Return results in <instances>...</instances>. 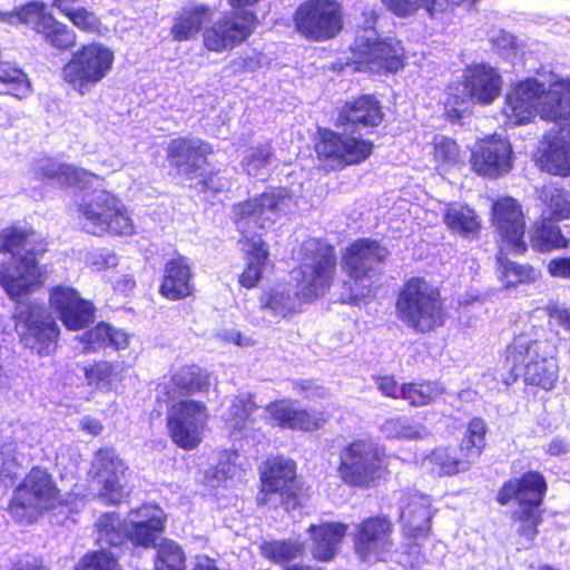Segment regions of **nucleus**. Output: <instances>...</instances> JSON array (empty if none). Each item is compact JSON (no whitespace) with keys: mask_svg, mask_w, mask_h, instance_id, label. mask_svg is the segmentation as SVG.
<instances>
[{"mask_svg":"<svg viewBox=\"0 0 570 570\" xmlns=\"http://www.w3.org/2000/svg\"><path fill=\"white\" fill-rule=\"evenodd\" d=\"M295 207L294 197L285 188H273L233 207L234 223L244 236L242 249L247 253V265L239 276V283L244 287L253 288L258 284L267 262L268 250L259 230Z\"/></svg>","mask_w":570,"mask_h":570,"instance_id":"nucleus-1","label":"nucleus"},{"mask_svg":"<svg viewBox=\"0 0 570 570\" xmlns=\"http://www.w3.org/2000/svg\"><path fill=\"white\" fill-rule=\"evenodd\" d=\"M36 238L33 232L16 227L0 233V252L10 254L8 261L0 265V285L12 299L28 294L40 282L38 255L45 248Z\"/></svg>","mask_w":570,"mask_h":570,"instance_id":"nucleus-2","label":"nucleus"},{"mask_svg":"<svg viewBox=\"0 0 570 570\" xmlns=\"http://www.w3.org/2000/svg\"><path fill=\"white\" fill-rule=\"evenodd\" d=\"M570 79L560 80L548 90L535 79H527L507 95L503 112L512 125L529 122L537 112L546 120L559 122L570 118Z\"/></svg>","mask_w":570,"mask_h":570,"instance_id":"nucleus-3","label":"nucleus"},{"mask_svg":"<svg viewBox=\"0 0 570 570\" xmlns=\"http://www.w3.org/2000/svg\"><path fill=\"white\" fill-rule=\"evenodd\" d=\"M100 178L81 183L77 188L76 205L81 214L82 228L92 235L106 233L130 235L134 225L122 203L109 191L98 188Z\"/></svg>","mask_w":570,"mask_h":570,"instance_id":"nucleus-4","label":"nucleus"},{"mask_svg":"<svg viewBox=\"0 0 570 570\" xmlns=\"http://www.w3.org/2000/svg\"><path fill=\"white\" fill-rule=\"evenodd\" d=\"M554 354V347L547 340L519 336L507 347L505 361L525 384L551 391L559 380Z\"/></svg>","mask_w":570,"mask_h":570,"instance_id":"nucleus-5","label":"nucleus"},{"mask_svg":"<svg viewBox=\"0 0 570 570\" xmlns=\"http://www.w3.org/2000/svg\"><path fill=\"white\" fill-rule=\"evenodd\" d=\"M395 306L399 318L415 332L426 333L444 324L440 292L422 277L404 284Z\"/></svg>","mask_w":570,"mask_h":570,"instance_id":"nucleus-6","label":"nucleus"},{"mask_svg":"<svg viewBox=\"0 0 570 570\" xmlns=\"http://www.w3.org/2000/svg\"><path fill=\"white\" fill-rule=\"evenodd\" d=\"M501 77L489 65H474L464 70L463 82L448 88L445 110L452 118H461L474 102L492 104L501 92Z\"/></svg>","mask_w":570,"mask_h":570,"instance_id":"nucleus-7","label":"nucleus"},{"mask_svg":"<svg viewBox=\"0 0 570 570\" xmlns=\"http://www.w3.org/2000/svg\"><path fill=\"white\" fill-rule=\"evenodd\" d=\"M297 295L311 301L325 295L330 289L335 271L336 255L333 246L318 239L305 240L301 248Z\"/></svg>","mask_w":570,"mask_h":570,"instance_id":"nucleus-8","label":"nucleus"},{"mask_svg":"<svg viewBox=\"0 0 570 570\" xmlns=\"http://www.w3.org/2000/svg\"><path fill=\"white\" fill-rule=\"evenodd\" d=\"M547 490L543 475L530 471L519 479L507 481L498 494L501 504L509 503L512 499L518 501L514 515L520 520L519 533L530 543L537 534V527L541 520L540 505Z\"/></svg>","mask_w":570,"mask_h":570,"instance_id":"nucleus-9","label":"nucleus"},{"mask_svg":"<svg viewBox=\"0 0 570 570\" xmlns=\"http://www.w3.org/2000/svg\"><path fill=\"white\" fill-rule=\"evenodd\" d=\"M375 14L371 12L368 26L358 30L352 45L353 61L372 72L396 71L403 67L404 50L397 40H380L372 23Z\"/></svg>","mask_w":570,"mask_h":570,"instance_id":"nucleus-10","label":"nucleus"},{"mask_svg":"<svg viewBox=\"0 0 570 570\" xmlns=\"http://www.w3.org/2000/svg\"><path fill=\"white\" fill-rule=\"evenodd\" d=\"M114 53L99 43L83 46L61 70L62 79L80 95H86L111 69Z\"/></svg>","mask_w":570,"mask_h":570,"instance_id":"nucleus-11","label":"nucleus"},{"mask_svg":"<svg viewBox=\"0 0 570 570\" xmlns=\"http://www.w3.org/2000/svg\"><path fill=\"white\" fill-rule=\"evenodd\" d=\"M58 489L47 469L32 468L23 481L16 488L9 510L12 515L23 518L27 510L53 508Z\"/></svg>","mask_w":570,"mask_h":570,"instance_id":"nucleus-12","label":"nucleus"},{"mask_svg":"<svg viewBox=\"0 0 570 570\" xmlns=\"http://www.w3.org/2000/svg\"><path fill=\"white\" fill-rule=\"evenodd\" d=\"M340 459V475L351 485H368L383 471L380 451L371 441H354L342 450Z\"/></svg>","mask_w":570,"mask_h":570,"instance_id":"nucleus-13","label":"nucleus"},{"mask_svg":"<svg viewBox=\"0 0 570 570\" xmlns=\"http://www.w3.org/2000/svg\"><path fill=\"white\" fill-rule=\"evenodd\" d=\"M295 26L304 37L322 41L342 29L340 6L334 0H307L295 12Z\"/></svg>","mask_w":570,"mask_h":570,"instance_id":"nucleus-14","label":"nucleus"},{"mask_svg":"<svg viewBox=\"0 0 570 570\" xmlns=\"http://www.w3.org/2000/svg\"><path fill=\"white\" fill-rule=\"evenodd\" d=\"M16 326L26 347L39 355H49L56 350L59 327L45 309L28 307L21 311Z\"/></svg>","mask_w":570,"mask_h":570,"instance_id":"nucleus-15","label":"nucleus"},{"mask_svg":"<svg viewBox=\"0 0 570 570\" xmlns=\"http://www.w3.org/2000/svg\"><path fill=\"white\" fill-rule=\"evenodd\" d=\"M256 20V16L247 10L225 16L205 29L204 45L216 52L233 49L252 35Z\"/></svg>","mask_w":570,"mask_h":570,"instance_id":"nucleus-16","label":"nucleus"},{"mask_svg":"<svg viewBox=\"0 0 570 570\" xmlns=\"http://www.w3.org/2000/svg\"><path fill=\"white\" fill-rule=\"evenodd\" d=\"M392 532V523L385 517L363 520L354 537L355 553L362 561L381 560L393 546Z\"/></svg>","mask_w":570,"mask_h":570,"instance_id":"nucleus-17","label":"nucleus"},{"mask_svg":"<svg viewBox=\"0 0 570 570\" xmlns=\"http://www.w3.org/2000/svg\"><path fill=\"white\" fill-rule=\"evenodd\" d=\"M372 147L371 141L360 137L326 130L316 145V151L321 158L343 167L365 160L371 155Z\"/></svg>","mask_w":570,"mask_h":570,"instance_id":"nucleus-18","label":"nucleus"},{"mask_svg":"<svg viewBox=\"0 0 570 570\" xmlns=\"http://www.w3.org/2000/svg\"><path fill=\"white\" fill-rule=\"evenodd\" d=\"M98 483L101 485L99 497L109 504H118L127 495L121 482L126 465L112 448L100 449L92 460Z\"/></svg>","mask_w":570,"mask_h":570,"instance_id":"nucleus-19","label":"nucleus"},{"mask_svg":"<svg viewBox=\"0 0 570 570\" xmlns=\"http://www.w3.org/2000/svg\"><path fill=\"white\" fill-rule=\"evenodd\" d=\"M206 146L199 140H184L180 141V169L191 177L199 178L195 184V188L203 193L217 194L230 187V181L227 177L220 175L218 171H205L203 166L207 163Z\"/></svg>","mask_w":570,"mask_h":570,"instance_id":"nucleus-20","label":"nucleus"},{"mask_svg":"<svg viewBox=\"0 0 570 570\" xmlns=\"http://www.w3.org/2000/svg\"><path fill=\"white\" fill-rule=\"evenodd\" d=\"M512 148L507 139L491 137L480 141L472 150V169L481 176L497 178L512 168Z\"/></svg>","mask_w":570,"mask_h":570,"instance_id":"nucleus-21","label":"nucleus"},{"mask_svg":"<svg viewBox=\"0 0 570 570\" xmlns=\"http://www.w3.org/2000/svg\"><path fill=\"white\" fill-rule=\"evenodd\" d=\"M493 223L509 250L523 253L524 219L520 205L513 198H503L493 206Z\"/></svg>","mask_w":570,"mask_h":570,"instance_id":"nucleus-22","label":"nucleus"},{"mask_svg":"<svg viewBox=\"0 0 570 570\" xmlns=\"http://www.w3.org/2000/svg\"><path fill=\"white\" fill-rule=\"evenodd\" d=\"M50 305L60 316L69 330H80L88 326L94 320V306L82 299L71 287H55L50 293Z\"/></svg>","mask_w":570,"mask_h":570,"instance_id":"nucleus-23","label":"nucleus"},{"mask_svg":"<svg viewBox=\"0 0 570 570\" xmlns=\"http://www.w3.org/2000/svg\"><path fill=\"white\" fill-rule=\"evenodd\" d=\"M432 500L416 491L401 492L399 498L400 520L412 538L426 537L431 529Z\"/></svg>","mask_w":570,"mask_h":570,"instance_id":"nucleus-24","label":"nucleus"},{"mask_svg":"<svg viewBox=\"0 0 570 570\" xmlns=\"http://www.w3.org/2000/svg\"><path fill=\"white\" fill-rule=\"evenodd\" d=\"M389 252L376 240L360 239L353 243L344 257V266L354 281L363 279L375 272Z\"/></svg>","mask_w":570,"mask_h":570,"instance_id":"nucleus-25","label":"nucleus"},{"mask_svg":"<svg viewBox=\"0 0 570 570\" xmlns=\"http://www.w3.org/2000/svg\"><path fill=\"white\" fill-rule=\"evenodd\" d=\"M164 531V513L153 505H144L131 513L130 525L126 528L130 541L144 548L155 546Z\"/></svg>","mask_w":570,"mask_h":570,"instance_id":"nucleus-26","label":"nucleus"},{"mask_svg":"<svg viewBox=\"0 0 570 570\" xmlns=\"http://www.w3.org/2000/svg\"><path fill=\"white\" fill-rule=\"evenodd\" d=\"M559 127L557 135L548 141V148L540 157V165L546 171L570 175V118L554 122Z\"/></svg>","mask_w":570,"mask_h":570,"instance_id":"nucleus-27","label":"nucleus"},{"mask_svg":"<svg viewBox=\"0 0 570 570\" xmlns=\"http://www.w3.org/2000/svg\"><path fill=\"white\" fill-rule=\"evenodd\" d=\"M383 119L379 101L371 95H364L346 102L340 111L337 122L342 126L351 125L355 131L376 127Z\"/></svg>","mask_w":570,"mask_h":570,"instance_id":"nucleus-28","label":"nucleus"},{"mask_svg":"<svg viewBox=\"0 0 570 570\" xmlns=\"http://www.w3.org/2000/svg\"><path fill=\"white\" fill-rule=\"evenodd\" d=\"M206 406L196 401H180V449H195L203 440Z\"/></svg>","mask_w":570,"mask_h":570,"instance_id":"nucleus-29","label":"nucleus"},{"mask_svg":"<svg viewBox=\"0 0 570 570\" xmlns=\"http://www.w3.org/2000/svg\"><path fill=\"white\" fill-rule=\"evenodd\" d=\"M266 411L281 426L289 429L312 431L326 422L323 413L297 410L285 402L273 403Z\"/></svg>","mask_w":570,"mask_h":570,"instance_id":"nucleus-30","label":"nucleus"},{"mask_svg":"<svg viewBox=\"0 0 570 570\" xmlns=\"http://www.w3.org/2000/svg\"><path fill=\"white\" fill-rule=\"evenodd\" d=\"M475 461L454 448H436L426 455L422 465L439 475H453L468 471Z\"/></svg>","mask_w":570,"mask_h":570,"instance_id":"nucleus-31","label":"nucleus"},{"mask_svg":"<svg viewBox=\"0 0 570 570\" xmlns=\"http://www.w3.org/2000/svg\"><path fill=\"white\" fill-rule=\"evenodd\" d=\"M295 478L294 461L277 456L267 460L262 471V491L283 494Z\"/></svg>","mask_w":570,"mask_h":570,"instance_id":"nucleus-32","label":"nucleus"},{"mask_svg":"<svg viewBox=\"0 0 570 570\" xmlns=\"http://www.w3.org/2000/svg\"><path fill=\"white\" fill-rule=\"evenodd\" d=\"M344 523L334 522L321 525H311L308 532L314 543L313 554L322 561L331 560L337 552L338 544L346 533Z\"/></svg>","mask_w":570,"mask_h":570,"instance_id":"nucleus-33","label":"nucleus"},{"mask_svg":"<svg viewBox=\"0 0 570 570\" xmlns=\"http://www.w3.org/2000/svg\"><path fill=\"white\" fill-rule=\"evenodd\" d=\"M36 175L42 179H53L59 184H67L78 187L81 183H94L98 180V176L79 168L66 164H59L52 159L41 160L37 168Z\"/></svg>","mask_w":570,"mask_h":570,"instance_id":"nucleus-34","label":"nucleus"},{"mask_svg":"<svg viewBox=\"0 0 570 570\" xmlns=\"http://www.w3.org/2000/svg\"><path fill=\"white\" fill-rule=\"evenodd\" d=\"M36 175L42 179H53L59 184H67L78 187L81 183H94L98 180V176L79 168L66 164H59L52 159L41 160L37 168Z\"/></svg>","mask_w":570,"mask_h":570,"instance_id":"nucleus-35","label":"nucleus"},{"mask_svg":"<svg viewBox=\"0 0 570 570\" xmlns=\"http://www.w3.org/2000/svg\"><path fill=\"white\" fill-rule=\"evenodd\" d=\"M38 33L46 43L60 51L69 50L76 45L77 36L73 29L55 19L52 14L40 21Z\"/></svg>","mask_w":570,"mask_h":570,"instance_id":"nucleus-36","label":"nucleus"},{"mask_svg":"<svg viewBox=\"0 0 570 570\" xmlns=\"http://www.w3.org/2000/svg\"><path fill=\"white\" fill-rule=\"evenodd\" d=\"M85 350L96 351L102 347L124 350L128 346V335L122 330L100 323L85 334Z\"/></svg>","mask_w":570,"mask_h":570,"instance_id":"nucleus-37","label":"nucleus"},{"mask_svg":"<svg viewBox=\"0 0 570 570\" xmlns=\"http://www.w3.org/2000/svg\"><path fill=\"white\" fill-rule=\"evenodd\" d=\"M273 149L269 142L252 146L244 151L240 166L250 177L265 179L269 175Z\"/></svg>","mask_w":570,"mask_h":570,"instance_id":"nucleus-38","label":"nucleus"},{"mask_svg":"<svg viewBox=\"0 0 570 570\" xmlns=\"http://www.w3.org/2000/svg\"><path fill=\"white\" fill-rule=\"evenodd\" d=\"M503 250L502 247L497 256V263L499 278L507 287L537 279L539 273L533 267L509 261Z\"/></svg>","mask_w":570,"mask_h":570,"instance_id":"nucleus-39","label":"nucleus"},{"mask_svg":"<svg viewBox=\"0 0 570 570\" xmlns=\"http://www.w3.org/2000/svg\"><path fill=\"white\" fill-rule=\"evenodd\" d=\"M444 222L450 229L464 236L475 233L480 227L474 210L460 204H452L446 208Z\"/></svg>","mask_w":570,"mask_h":570,"instance_id":"nucleus-40","label":"nucleus"},{"mask_svg":"<svg viewBox=\"0 0 570 570\" xmlns=\"http://www.w3.org/2000/svg\"><path fill=\"white\" fill-rule=\"evenodd\" d=\"M298 297L301 296L297 295V292L292 295L291 289L278 286L262 297V304L264 311L271 313L272 316L285 317L295 312Z\"/></svg>","mask_w":570,"mask_h":570,"instance_id":"nucleus-41","label":"nucleus"},{"mask_svg":"<svg viewBox=\"0 0 570 570\" xmlns=\"http://www.w3.org/2000/svg\"><path fill=\"white\" fill-rule=\"evenodd\" d=\"M0 83L4 86V92L22 99L30 95L31 83L27 75L8 61L0 63Z\"/></svg>","mask_w":570,"mask_h":570,"instance_id":"nucleus-42","label":"nucleus"},{"mask_svg":"<svg viewBox=\"0 0 570 570\" xmlns=\"http://www.w3.org/2000/svg\"><path fill=\"white\" fill-rule=\"evenodd\" d=\"M443 394L438 382L407 383L400 387V396L412 406H424Z\"/></svg>","mask_w":570,"mask_h":570,"instance_id":"nucleus-43","label":"nucleus"},{"mask_svg":"<svg viewBox=\"0 0 570 570\" xmlns=\"http://www.w3.org/2000/svg\"><path fill=\"white\" fill-rule=\"evenodd\" d=\"M29 448L24 443L17 441H7L2 444L0 451V474L7 478L16 476V469L28 462Z\"/></svg>","mask_w":570,"mask_h":570,"instance_id":"nucleus-44","label":"nucleus"},{"mask_svg":"<svg viewBox=\"0 0 570 570\" xmlns=\"http://www.w3.org/2000/svg\"><path fill=\"white\" fill-rule=\"evenodd\" d=\"M539 197L546 205L549 217L558 219L570 216V193L554 185H547L540 189Z\"/></svg>","mask_w":570,"mask_h":570,"instance_id":"nucleus-45","label":"nucleus"},{"mask_svg":"<svg viewBox=\"0 0 570 570\" xmlns=\"http://www.w3.org/2000/svg\"><path fill=\"white\" fill-rule=\"evenodd\" d=\"M381 431L387 438L393 439H422L429 433L422 424L407 416H395L385 420Z\"/></svg>","mask_w":570,"mask_h":570,"instance_id":"nucleus-46","label":"nucleus"},{"mask_svg":"<svg viewBox=\"0 0 570 570\" xmlns=\"http://www.w3.org/2000/svg\"><path fill=\"white\" fill-rule=\"evenodd\" d=\"M46 4L40 1H31L18 10L11 12L0 11V21L9 24L26 23L32 24L38 33V26L45 17L51 16L45 12Z\"/></svg>","mask_w":570,"mask_h":570,"instance_id":"nucleus-47","label":"nucleus"},{"mask_svg":"<svg viewBox=\"0 0 570 570\" xmlns=\"http://www.w3.org/2000/svg\"><path fill=\"white\" fill-rule=\"evenodd\" d=\"M532 246L540 252H549L568 246V240L561 234L560 228L551 222H542L537 226L532 237Z\"/></svg>","mask_w":570,"mask_h":570,"instance_id":"nucleus-48","label":"nucleus"},{"mask_svg":"<svg viewBox=\"0 0 570 570\" xmlns=\"http://www.w3.org/2000/svg\"><path fill=\"white\" fill-rule=\"evenodd\" d=\"M487 424L481 417H473L460 445V452L476 461L485 446Z\"/></svg>","mask_w":570,"mask_h":570,"instance_id":"nucleus-49","label":"nucleus"},{"mask_svg":"<svg viewBox=\"0 0 570 570\" xmlns=\"http://www.w3.org/2000/svg\"><path fill=\"white\" fill-rule=\"evenodd\" d=\"M265 558L275 563H286L303 554L304 547L297 541H272L261 547Z\"/></svg>","mask_w":570,"mask_h":570,"instance_id":"nucleus-50","label":"nucleus"},{"mask_svg":"<svg viewBox=\"0 0 570 570\" xmlns=\"http://www.w3.org/2000/svg\"><path fill=\"white\" fill-rule=\"evenodd\" d=\"M237 456L236 453L227 454V461H220L218 465L209 468L204 473V484L212 490H218L222 487L227 488L236 472L232 458L236 459Z\"/></svg>","mask_w":570,"mask_h":570,"instance_id":"nucleus-51","label":"nucleus"},{"mask_svg":"<svg viewBox=\"0 0 570 570\" xmlns=\"http://www.w3.org/2000/svg\"><path fill=\"white\" fill-rule=\"evenodd\" d=\"M434 159L440 170H449L461 161L459 146L448 137H435Z\"/></svg>","mask_w":570,"mask_h":570,"instance_id":"nucleus-52","label":"nucleus"},{"mask_svg":"<svg viewBox=\"0 0 570 570\" xmlns=\"http://www.w3.org/2000/svg\"><path fill=\"white\" fill-rule=\"evenodd\" d=\"M208 374L196 365L185 366L180 370V395L194 394L207 390Z\"/></svg>","mask_w":570,"mask_h":570,"instance_id":"nucleus-53","label":"nucleus"},{"mask_svg":"<svg viewBox=\"0 0 570 570\" xmlns=\"http://www.w3.org/2000/svg\"><path fill=\"white\" fill-rule=\"evenodd\" d=\"M255 410L254 402L248 396L235 397L230 409L228 421L232 422V428L235 430L248 429L252 424L249 416Z\"/></svg>","mask_w":570,"mask_h":570,"instance_id":"nucleus-54","label":"nucleus"},{"mask_svg":"<svg viewBox=\"0 0 570 570\" xmlns=\"http://www.w3.org/2000/svg\"><path fill=\"white\" fill-rule=\"evenodd\" d=\"M206 17L207 9L205 7L196 6L184 9V13L180 16V39L197 33Z\"/></svg>","mask_w":570,"mask_h":570,"instance_id":"nucleus-55","label":"nucleus"},{"mask_svg":"<svg viewBox=\"0 0 570 570\" xmlns=\"http://www.w3.org/2000/svg\"><path fill=\"white\" fill-rule=\"evenodd\" d=\"M76 570H119L111 553L98 551L86 554Z\"/></svg>","mask_w":570,"mask_h":570,"instance_id":"nucleus-56","label":"nucleus"},{"mask_svg":"<svg viewBox=\"0 0 570 570\" xmlns=\"http://www.w3.org/2000/svg\"><path fill=\"white\" fill-rule=\"evenodd\" d=\"M155 570H178V546L174 541H163L158 547Z\"/></svg>","mask_w":570,"mask_h":570,"instance_id":"nucleus-57","label":"nucleus"},{"mask_svg":"<svg viewBox=\"0 0 570 570\" xmlns=\"http://www.w3.org/2000/svg\"><path fill=\"white\" fill-rule=\"evenodd\" d=\"M159 293L171 301L178 299V261L171 259L167 263L164 272Z\"/></svg>","mask_w":570,"mask_h":570,"instance_id":"nucleus-58","label":"nucleus"},{"mask_svg":"<svg viewBox=\"0 0 570 570\" xmlns=\"http://www.w3.org/2000/svg\"><path fill=\"white\" fill-rule=\"evenodd\" d=\"M119 524V519L114 513H106L99 518L97 527L100 539L108 541L111 546H119L122 542V535L117 531Z\"/></svg>","mask_w":570,"mask_h":570,"instance_id":"nucleus-59","label":"nucleus"},{"mask_svg":"<svg viewBox=\"0 0 570 570\" xmlns=\"http://www.w3.org/2000/svg\"><path fill=\"white\" fill-rule=\"evenodd\" d=\"M112 366L108 362H99L86 368V379L97 389L108 387L112 377Z\"/></svg>","mask_w":570,"mask_h":570,"instance_id":"nucleus-60","label":"nucleus"},{"mask_svg":"<svg viewBox=\"0 0 570 570\" xmlns=\"http://www.w3.org/2000/svg\"><path fill=\"white\" fill-rule=\"evenodd\" d=\"M71 23L83 31H96L100 26V20L95 12L85 7H77L68 17Z\"/></svg>","mask_w":570,"mask_h":570,"instance_id":"nucleus-61","label":"nucleus"},{"mask_svg":"<svg viewBox=\"0 0 570 570\" xmlns=\"http://www.w3.org/2000/svg\"><path fill=\"white\" fill-rule=\"evenodd\" d=\"M166 400L158 399L159 407L163 409L165 403L168 431L173 442L178 445V402L174 394L166 393Z\"/></svg>","mask_w":570,"mask_h":570,"instance_id":"nucleus-62","label":"nucleus"},{"mask_svg":"<svg viewBox=\"0 0 570 570\" xmlns=\"http://www.w3.org/2000/svg\"><path fill=\"white\" fill-rule=\"evenodd\" d=\"M550 324L560 326L570 335V311L557 304L547 307Z\"/></svg>","mask_w":570,"mask_h":570,"instance_id":"nucleus-63","label":"nucleus"},{"mask_svg":"<svg viewBox=\"0 0 570 570\" xmlns=\"http://www.w3.org/2000/svg\"><path fill=\"white\" fill-rule=\"evenodd\" d=\"M492 42L503 56H509L517 48L515 37L505 31H500L497 37L492 38Z\"/></svg>","mask_w":570,"mask_h":570,"instance_id":"nucleus-64","label":"nucleus"}]
</instances>
